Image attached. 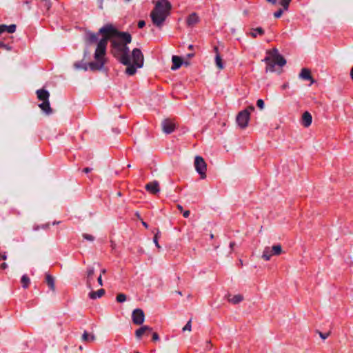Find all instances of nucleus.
Masks as SVG:
<instances>
[{
  "label": "nucleus",
  "instance_id": "obj_1",
  "mask_svg": "<svg viewBox=\"0 0 353 353\" xmlns=\"http://www.w3.org/2000/svg\"><path fill=\"white\" fill-rule=\"evenodd\" d=\"M99 32L102 34L103 37L99 41L94 52L95 61L87 63L84 61L85 59H83L81 61H76L73 65L76 70L87 71L88 68L91 70H101L105 64L104 57L106 53L108 42L111 36L119 34L123 37L127 43H130L132 41V37L129 33L119 32L111 24L101 28Z\"/></svg>",
  "mask_w": 353,
  "mask_h": 353
},
{
  "label": "nucleus",
  "instance_id": "obj_2",
  "mask_svg": "<svg viewBox=\"0 0 353 353\" xmlns=\"http://www.w3.org/2000/svg\"><path fill=\"white\" fill-rule=\"evenodd\" d=\"M171 9L172 6L169 1H157L154 9L150 12V17L153 24L158 28H161L166 18L170 14Z\"/></svg>",
  "mask_w": 353,
  "mask_h": 353
},
{
  "label": "nucleus",
  "instance_id": "obj_3",
  "mask_svg": "<svg viewBox=\"0 0 353 353\" xmlns=\"http://www.w3.org/2000/svg\"><path fill=\"white\" fill-rule=\"evenodd\" d=\"M112 37H119L122 41H124V43H121V42L113 39L112 40V46L114 49V54L115 57H117V59L119 60V61L123 64H128L130 63V54H129V48L127 46V43L123 37H121L119 34H115L110 37L109 39H110Z\"/></svg>",
  "mask_w": 353,
  "mask_h": 353
},
{
  "label": "nucleus",
  "instance_id": "obj_4",
  "mask_svg": "<svg viewBox=\"0 0 353 353\" xmlns=\"http://www.w3.org/2000/svg\"><path fill=\"white\" fill-rule=\"evenodd\" d=\"M270 54L271 57H265L264 59L267 64L265 68L266 72H274L275 65L283 67L286 64V60L279 53V51L276 48H274Z\"/></svg>",
  "mask_w": 353,
  "mask_h": 353
},
{
  "label": "nucleus",
  "instance_id": "obj_5",
  "mask_svg": "<svg viewBox=\"0 0 353 353\" xmlns=\"http://www.w3.org/2000/svg\"><path fill=\"white\" fill-rule=\"evenodd\" d=\"M254 110L252 105L249 106L248 108L239 112L236 116V123L238 125L244 129L248 126L250 120V112Z\"/></svg>",
  "mask_w": 353,
  "mask_h": 353
},
{
  "label": "nucleus",
  "instance_id": "obj_6",
  "mask_svg": "<svg viewBox=\"0 0 353 353\" xmlns=\"http://www.w3.org/2000/svg\"><path fill=\"white\" fill-rule=\"evenodd\" d=\"M282 247L280 244L274 245L272 247H265L262 254V258L269 261L272 256H279L282 253Z\"/></svg>",
  "mask_w": 353,
  "mask_h": 353
},
{
  "label": "nucleus",
  "instance_id": "obj_7",
  "mask_svg": "<svg viewBox=\"0 0 353 353\" xmlns=\"http://www.w3.org/2000/svg\"><path fill=\"white\" fill-rule=\"evenodd\" d=\"M194 168L196 172L200 174L201 179H205L207 165L203 157L196 156L194 162Z\"/></svg>",
  "mask_w": 353,
  "mask_h": 353
},
{
  "label": "nucleus",
  "instance_id": "obj_8",
  "mask_svg": "<svg viewBox=\"0 0 353 353\" xmlns=\"http://www.w3.org/2000/svg\"><path fill=\"white\" fill-rule=\"evenodd\" d=\"M132 57L133 63L137 68H142L143 65L144 58L141 50L139 48H134L132 50Z\"/></svg>",
  "mask_w": 353,
  "mask_h": 353
},
{
  "label": "nucleus",
  "instance_id": "obj_9",
  "mask_svg": "<svg viewBox=\"0 0 353 353\" xmlns=\"http://www.w3.org/2000/svg\"><path fill=\"white\" fill-rule=\"evenodd\" d=\"M132 322L135 325H141L145 320V314L143 311L140 308H137L133 310L132 314Z\"/></svg>",
  "mask_w": 353,
  "mask_h": 353
},
{
  "label": "nucleus",
  "instance_id": "obj_10",
  "mask_svg": "<svg viewBox=\"0 0 353 353\" xmlns=\"http://www.w3.org/2000/svg\"><path fill=\"white\" fill-rule=\"evenodd\" d=\"M176 124L170 119H163L161 122L162 130L165 134H170L175 130Z\"/></svg>",
  "mask_w": 353,
  "mask_h": 353
},
{
  "label": "nucleus",
  "instance_id": "obj_11",
  "mask_svg": "<svg viewBox=\"0 0 353 353\" xmlns=\"http://www.w3.org/2000/svg\"><path fill=\"white\" fill-rule=\"evenodd\" d=\"M99 34V32L98 33H94L90 31L86 32L84 37L85 46H90L91 44L97 43L98 41V37ZM101 34H102L101 33Z\"/></svg>",
  "mask_w": 353,
  "mask_h": 353
},
{
  "label": "nucleus",
  "instance_id": "obj_12",
  "mask_svg": "<svg viewBox=\"0 0 353 353\" xmlns=\"http://www.w3.org/2000/svg\"><path fill=\"white\" fill-rule=\"evenodd\" d=\"M145 189L153 194H156L160 191L159 183L157 181L150 182L145 185Z\"/></svg>",
  "mask_w": 353,
  "mask_h": 353
},
{
  "label": "nucleus",
  "instance_id": "obj_13",
  "mask_svg": "<svg viewBox=\"0 0 353 353\" xmlns=\"http://www.w3.org/2000/svg\"><path fill=\"white\" fill-rule=\"evenodd\" d=\"M299 77L303 80L310 81L311 83H314V79L311 75V71L307 68H302Z\"/></svg>",
  "mask_w": 353,
  "mask_h": 353
},
{
  "label": "nucleus",
  "instance_id": "obj_14",
  "mask_svg": "<svg viewBox=\"0 0 353 353\" xmlns=\"http://www.w3.org/2000/svg\"><path fill=\"white\" fill-rule=\"evenodd\" d=\"M94 274V268L89 266L86 271V286L88 289H92V280L93 279V275Z\"/></svg>",
  "mask_w": 353,
  "mask_h": 353
},
{
  "label": "nucleus",
  "instance_id": "obj_15",
  "mask_svg": "<svg viewBox=\"0 0 353 353\" xmlns=\"http://www.w3.org/2000/svg\"><path fill=\"white\" fill-rule=\"evenodd\" d=\"M199 21L200 19L198 14L196 12H192L188 17L186 23L188 26H193L199 23Z\"/></svg>",
  "mask_w": 353,
  "mask_h": 353
},
{
  "label": "nucleus",
  "instance_id": "obj_16",
  "mask_svg": "<svg viewBox=\"0 0 353 353\" xmlns=\"http://www.w3.org/2000/svg\"><path fill=\"white\" fill-rule=\"evenodd\" d=\"M37 98L42 101H49L50 93L44 90L40 89L37 90Z\"/></svg>",
  "mask_w": 353,
  "mask_h": 353
},
{
  "label": "nucleus",
  "instance_id": "obj_17",
  "mask_svg": "<svg viewBox=\"0 0 353 353\" xmlns=\"http://www.w3.org/2000/svg\"><path fill=\"white\" fill-rule=\"evenodd\" d=\"M312 121V117L310 112H305L302 115V124L304 127H309Z\"/></svg>",
  "mask_w": 353,
  "mask_h": 353
},
{
  "label": "nucleus",
  "instance_id": "obj_18",
  "mask_svg": "<svg viewBox=\"0 0 353 353\" xmlns=\"http://www.w3.org/2000/svg\"><path fill=\"white\" fill-rule=\"evenodd\" d=\"M172 65L171 69L172 70H176L179 69L181 65L183 64V60L180 57L178 56H172Z\"/></svg>",
  "mask_w": 353,
  "mask_h": 353
},
{
  "label": "nucleus",
  "instance_id": "obj_19",
  "mask_svg": "<svg viewBox=\"0 0 353 353\" xmlns=\"http://www.w3.org/2000/svg\"><path fill=\"white\" fill-rule=\"evenodd\" d=\"M214 50L216 52V57H215V64H216V68L219 69V70H223L224 68V65H223V60H222V58L221 57L219 52H218V48L217 47H214Z\"/></svg>",
  "mask_w": 353,
  "mask_h": 353
},
{
  "label": "nucleus",
  "instance_id": "obj_20",
  "mask_svg": "<svg viewBox=\"0 0 353 353\" xmlns=\"http://www.w3.org/2000/svg\"><path fill=\"white\" fill-rule=\"evenodd\" d=\"M152 328L148 325H143L136 330L135 335L137 339H140L146 332H151Z\"/></svg>",
  "mask_w": 353,
  "mask_h": 353
},
{
  "label": "nucleus",
  "instance_id": "obj_21",
  "mask_svg": "<svg viewBox=\"0 0 353 353\" xmlns=\"http://www.w3.org/2000/svg\"><path fill=\"white\" fill-rule=\"evenodd\" d=\"M105 294V290L99 289L97 291H92L88 294V296L91 299H96L97 298H101Z\"/></svg>",
  "mask_w": 353,
  "mask_h": 353
},
{
  "label": "nucleus",
  "instance_id": "obj_22",
  "mask_svg": "<svg viewBox=\"0 0 353 353\" xmlns=\"http://www.w3.org/2000/svg\"><path fill=\"white\" fill-rule=\"evenodd\" d=\"M39 106L47 114H50L52 112L49 101H43Z\"/></svg>",
  "mask_w": 353,
  "mask_h": 353
},
{
  "label": "nucleus",
  "instance_id": "obj_23",
  "mask_svg": "<svg viewBox=\"0 0 353 353\" xmlns=\"http://www.w3.org/2000/svg\"><path fill=\"white\" fill-rule=\"evenodd\" d=\"M125 65H127V68L125 69V73L128 75L132 76L134 75L137 72V66L133 63H131V61L130 60V63L128 64H124Z\"/></svg>",
  "mask_w": 353,
  "mask_h": 353
},
{
  "label": "nucleus",
  "instance_id": "obj_24",
  "mask_svg": "<svg viewBox=\"0 0 353 353\" xmlns=\"http://www.w3.org/2000/svg\"><path fill=\"white\" fill-rule=\"evenodd\" d=\"M46 281L47 285L49 286L51 290L53 292L55 290L54 279L50 274H47L46 275Z\"/></svg>",
  "mask_w": 353,
  "mask_h": 353
},
{
  "label": "nucleus",
  "instance_id": "obj_25",
  "mask_svg": "<svg viewBox=\"0 0 353 353\" xmlns=\"http://www.w3.org/2000/svg\"><path fill=\"white\" fill-rule=\"evenodd\" d=\"M95 340V336L94 334H89L85 331L81 336V341L84 342H92Z\"/></svg>",
  "mask_w": 353,
  "mask_h": 353
},
{
  "label": "nucleus",
  "instance_id": "obj_26",
  "mask_svg": "<svg viewBox=\"0 0 353 353\" xmlns=\"http://www.w3.org/2000/svg\"><path fill=\"white\" fill-rule=\"evenodd\" d=\"M263 34L264 30L261 27H258L256 28H252L250 32L249 33V34L253 38H256L257 34L263 35Z\"/></svg>",
  "mask_w": 353,
  "mask_h": 353
},
{
  "label": "nucleus",
  "instance_id": "obj_27",
  "mask_svg": "<svg viewBox=\"0 0 353 353\" xmlns=\"http://www.w3.org/2000/svg\"><path fill=\"white\" fill-rule=\"evenodd\" d=\"M243 299V296L241 294H236L233 296L232 298H230L228 300L230 303L233 304H237L242 301Z\"/></svg>",
  "mask_w": 353,
  "mask_h": 353
},
{
  "label": "nucleus",
  "instance_id": "obj_28",
  "mask_svg": "<svg viewBox=\"0 0 353 353\" xmlns=\"http://www.w3.org/2000/svg\"><path fill=\"white\" fill-rule=\"evenodd\" d=\"M21 282L22 283L23 288H27L30 283V280L27 275H23L21 279Z\"/></svg>",
  "mask_w": 353,
  "mask_h": 353
},
{
  "label": "nucleus",
  "instance_id": "obj_29",
  "mask_svg": "<svg viewBox=\"0 0 353 353\" xmlns=\"http://www.w3.org/2000/svg\"><path fill=\"white\" fill-rule=\"evenodd\" d=\"M126 295L123 293H119L116 297V300L119 303H123L126 301Z\"/></svg>",
  "mask_w": 353,
  "mask_h": 353
},
{
  "label": "nucleus",
  "instance_id": "obj_30",
  "mask_svg": "<svg viewBox=\"0 0 353 353\" xmlns=\"http://www.w3.org/2000/svg\"><path fill=\"white\" fill-rule=\"evenodd\" d=\"M16 25L12 24L10 26H6L5 28V31H7L9 33H14L16 31Z\"/></svg>",
  "mask_w": 353,
  "mask_h": 353
},
{
  "label": "nucleus",
  "instance_id": "obj_31",
  "mask_svg": "<svg viewBox=\"0 0 353 353\" xmlns=\"http://www.w3.org/2000/svg\"><path fill=\"white\" fill-rule=\"evenodd\" d=\"M191 329H192V319H190L188 321V323H186V325L183 327L182 330L183 332H185V331L190 332Z\"/></svg>",
  "mask_w": 353,
  "mask_h": 353
},
{
  "label": "nucleus",
  "instance_id": "obj_32",
  "mask_svg": "<svg viewBox=\"0 0 353 353\" xmlns=\"http://www.w3.org/2000/svg\"><path fill=\"white\" fill-rule=\"evenodd\" d=\"M291 0H281L280 4L283 6L284 10H288Z\"/></svg>",
  "mask_w": 353,
  "mask_h": 353
},
{
  "label": "nucleus",
  "instance_id": "obj_33",
  "mask_svg": "<svg viewBox=\"0 0 353 353\" xmlns=\"http://www.w3.org/2000/svg\"><path fill=\"white\" fill-rule=\"evenodd\" d=\"M159 234H160V232H159V231H158V232L155 234V235H154V239H153V241H154V243L155 245H156L158 248H161V247H160V245H159V242H158V239H159Z\"/></svg>",
  "mask_w": 353,
  "mask_h": 353
},
{
  "label": "nucleus",
  "instance_id": "obj_34",
  "mask_svg": "<svg viewBox=\"0 0 353 353\" xmlns=\"http://www.w3.org/2000/svg\"><path fill=\"white\" fill-rule=\"evenodd\" d=\"M316 332L319 334V336L323 340L326 339L330 336V332H326V333H323V332L317 330Z\"/></svg>",
  "mask_w": 353,
  "mask_h": 353
},
{
  "label": "nucleus",
  "instance_id": "obj_35",
  "mask_svg": "<svg viewBox=\"0 0 353 353\" xmlns=\"http://www.w3.org/2000/svg\"><path fill=\"white\" fill-rule=\"evenodd\" d=\"M88 47L89 46H86L85 48L83 50V59H86L87 58H88L90 57V52L88 50Z\"/></svg>",
  "mask_w": 353,
  "mask_h": 353
},
{
  "label": "nucleus",
  "instance_id": "obj_36",
  "mask_svg": "<svg viewBox=\"0 0 353 353\" xmlns=\"http://www.w3.org/2000/svg\"><path fill=\"white\" fill-rule=\"evenodd\" d=\"M82 236L88 240V241H93L94 240V236H93L91 234H82Z\"/></svg>",
  "mask_w": 353,
  "mask_h": 353
},
{
  "label": "nucleus",
  "instance_id": "obj_37",
  "mask_svg": "<svg viewBox=\"0 0 353 353\" xmlns=\"http://www.w3.org/2000/svg\"><path fill=\"white\" fill-rule=\"evenodd\" d=\"M256 105H257V106H258L261 110L263 109L264 105H265L263 100H262V99H258V100H257V101H256Z\"/></svg>",
  "mask_w": 353,
  "mask_h": 353
},
{
  "label": "nucleus",
  "instance_id": "obj_38",
  "mask_svg": "<svg viewBox=\"0 0 353 353\" xmlns=\"http://www.w3.org/2000/svg\"><path fill=\"white\" fill-rule=\"evenodd\" d=\"M283 14V10L281 9H279V10H277L276 12H275L274 13V16L275 18H279L282 16Z\"/></svg>",
  "mask_w": 353,
  "mask_h": 353
},
{
  "label": "nucleus",
  "instance_id": "obj_39",
  "mask_svg": "<svg viewBox=\"0 0 353 353\" xmlns=\"http://www.w3.org/2000/svg\"><path fill=\"white\" fill-rule=\"evenodd\" d=\"M0 48L6 49L7 50H10L11 48L8 45L3 43L2 41H1L0 43Z\"/></svg>",
  "mask_w": 353,
  "mask_h": 353
},
{
  "label": "nucleus",
  "instance_id": "obj_40",
  "mask_svg": "<svg viewBox=\"0 0 353 353\" xmlns=\"http://www.w3.org/2000/svg\"><path fill=\"white\" fill-rule=\"evenodd\" d=\"M44 7L46 8V9L47 10H49L50 8H51V1H47L46 2H45Z\"/></svg>",
  "mask_w": 353,
  "mask_h": 353
},
{
  "label": "nucleus",
  "instance_id": "obj_41",
  "mask_svg": "<svg viewBox=\"0 0 353 353\" xmlns=\"http://www.w3.org/2000/svg\"><path fill=\"white\" fill-rule=\"evenodd\" d=\"M152 340L154 341H159V334L157 333V332H154L152 334Z\"/></svg>",
  "mask_w": 353,
  "mask_h": 353
},
{
  "label": "nucleus",
  "instance_id": "obj_42",
  "mask_svg": "<svg viewBox=\"0 0 353 353\" xmlns=\"http://www.w3.org/2000/svg\"><path fill=\"white\" fill-rule=\"evenodd\" d=\"M145 25V22L143 20H141L138 22V28H143Z\"/></svg>",
  "mask_w": 353,
  "mask_h": 353
},
{
  "label": "nucleus",
  "instance_id": "obj_43",
  "mask_svg": "<svg viewBox=\"0 0 353 353\" xmlns=\"http://www.w3.org/2000/svg\"><path fill=\"white\" fill-rule=\"evenodd\" d=\"M97 282L99 285H103V280H102V275L100 274L99 276L97 278Z\"/></svg>",
  "mask_w": 353,
  "mask_h": 353
},
{
  "label": "nucleus",
  "instance_id": "obj_44",
  "mask_svg": "<svg viewBox=\"0 0 353 353\" xmlns=\"http://www.w3.org/2000/svg\"><path fill=\"white\" fill-rule=\"evenodd\" d=\"M190 214V212L189 210H186L185 212H183V216L185 217V218H188Z\"/></svg>",
  "mask_w": 353,
  "mask_h": 353
},
{
  "label": "nucleus",
  "instance_id": "obj_45",
  "mask_svg": "<svg viewBox=\"0 0 353 353\" xmlns=\"http://www.w3.org/2000/svg\"><path fill=\"white\" fill-rule=\"evenodd\" d=\"M5 28H6V25H4V24L1 25L0 24V34H1L2 32H5Z\"/></svg>",
  "mask_w": 353,
  "mask_h": 353
},
{
  "label": "nucleus",
  "instance_id": "obj_46",
  "mask_svg": "<svg viewBox=\"0 0 353 353\" xmlns=\"http://www.w3.org/2000/svg\"><path fill=\"white\" fill-rule=\"evenodd\" d=\"M8 268V265L6 263H3L0 265V268L2 270H5Z\"/></svg>",
  "mask_w": 353,
  "mask_h": 353
},
{
  "label": "nucleus",
  "instance_id": "obj_47",
  "mask_svg": "<svg viewBox=\"0 0 353 353\" xmlns=\"http://www.w3.org/2000/svg\"><path fill=\"white\" fill-rule=\"evenodd\" d=\"M0 259H2V260H6L7 259V256L6 254H1L0 253Z\"/></svg>",
  "mask_w": 353,
  "mask_h": 353
},
{
  "label": "nucleus",
  "instance_id": "obj_48",
  "mask_svg": "<svg viewBox=\"0 0 353 353\" xmlns=\"http://www.w3.org/2000/svg\"><path fill=\"white\" fill-rule=\"evenodd\" d=\"M90 171H91V168H84V169H83V172H84L85 173H88V172H90Z\"/></svg>",
  "mask_w": 353,
  "mask_h": 353
},
{
  "label": "nucleus",
  "instance_id": "obj_49",
  "mask_svg": "<svg viewBox=\"0 0 353 353\" xmlns=\"http://www.w3.org/2000/svg\"><path fill=\"white\" fill-rule=\"evenodd\" d=\"M268 2L274 5L276 3V0H266Z\"/></svg>",
  "mask_w": 353,
  "mask_h": 353
},
{
  "label": "nucleus",
  "instance_id": "obj_50",
  "mask_svg": "<svg viewBox=\"0 0 353 353\" xmlns=\"http://www.w3.org/2000/svg\"><path fill=\"white\" fill-rule=\"evenodd\" d=\"M235 245V243L234 242H230V248L231 249H233L234 246Z\"/></svg>",
  "mask_w": 353,
  "mask_h": 353
},
{
  "label": "nucleus",
  "instance_id": "obj_51",
  "mask_svg": "<svg viewBox=\"0 0 353 353\" xmlns=\"http://www.w3.org/2000/svg\"><path fill=\"white\" fill-rule=\"evenodd\" d=\"M177 208H178L180 211H182V210H183V207H182L181 205H177Z\"/></svg>",
  "mask_w": 353,
  "mask_h": 353
},
{
  "label": "nucleus",
  "instance_id": "obj_52",
  "mask_svg": "<svg viewBox=\"0 0 353 353\" xmlns=\"http://www.w3.org/2000/svg\"><path fill=\"white\" fill-rule=\"evenodd\" d=\"M350 76H351V78L353 79V67L352 68L351 71H350Z\"/></svg>",
  "mask_w": 353,
  "mask_h": 353
},
{
  "label": "nucleus",
  "instance_id": "obj_53",
  "mask_svg": "<svg viewBox=\"0 0 353 353\" xmlns=\"http://www.w3.org/2000/svg\"><path fill=\"white\" fill-rule=\"evenodd\" d=\"M142 224L146 228L148 227V225L145 222H144V221H142Z\"/></svg>",
  "mask_w": 353,
  "mask_h": 353
},
{
  "label": "nucleus",
  "instance_id": "obj_54",
  "mask_svg": "<svg viewBox=\"0 0 353 353\" xmlns=\"http://www.w3.org/2000/svg\"><path fill=\"white\" fill-rule=\"evenodd\" d=\"M105 272H106V270H105V269H103V270H101V274H105Z\"/></svg>",
  "mask_w": 353,
  "mask_h": 353
},
{
  "label": "nucleus",
  "instance_id": "obj_55",
  "mask_svg": "<svg viewBox=\"0 0 353 353\" xmlns=\"http://www.w3.org/2000/svg\"><path fill=\"white\" fill-rule=\"evenodd\" d=\"M193 56H194V54H188V57L189 58H191V57H192Z\"/></svg>",
  "mask_w": 353,
  "mask_h": 353
},
{
  "label": "nucleus",
  "instance_id": "obj_56",
  "mask_svg": "<svg viewBox=\"0 0 353 353\" xmlns=\"http://www.w3.org/2000/svg\"><path fill=\"white\" fill-rule=\"evenodd\" d=\"M188 48H189V49L192 50L193 48V46L192 45H190Z\"/></svg>",
  "mask_w": 353,
  "mask_h": 353
},
{
  "label": "nucleus",
  "instance_id": "obj_57",
  "mask_svg": "<svg viewBox=\"0 0 353 353\" xmlns=\"http://www.w3.org/2000/svg\"><path fill=\"white\" fill-rule=\"evenodd\" d=\"M130 167H131V165L128 164V168H130Z\"/></svg>",
  "mask_w": 353,
  "mask_h": 353
},
{
  "label": "nucleus",
  "instance_id": "obj_58",
  "mask_svg": "<svg viewBox=\"0 0 353 353\" xmlns=\"http://www.w3.org/2000/svg\"><path fill=\"white\" fill-rule=\"evenodd\" d=\"M210 237L212 239L214 237L213 234H211Z\"/></svg>",
  "mask_w": 353,
  "mask_h": 353
}]
</instances>
